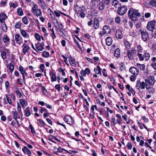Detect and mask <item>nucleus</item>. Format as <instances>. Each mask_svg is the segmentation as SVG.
<instances>
[{"mask_svg": "<svg viewBox=\"0 0 156 156\" xmlns=\"http://www.w3.org/2000/svg\"><path fill=\"white\" fill-rule=\"evenodd\" d=\"M128 13V16L134 21H136L137 17L140 16V13L138 10L134 9L133 8L129 9Z\"/></svg>", "mask_w": 156, "mask_h": 156, "instance_id": "f257e3e1", "label": "nucleus"}, {"mask_svg": "<svg viewBox=\"0 0 156 156\" xmlns=\"http://www.w3.org/2000/svg\"><path fill=\"white\" fill-rule=\"evenodd\" d=\"M74 9L78 17L83 18L85 16L86 14L84 12L83 9L77 4L74 5Z\"/></svg>", "mask_w": 156, "mask_h": 156, "instance_id": "f03ea898", "label": "nucleus"}, {"mask_svg": "<svg viewBox=\"0 0 156 156\" xmlns=\"http://www.w3.org/2000/svg\"><path fill=\"white\" fill-rule=\"evenodd\" d=\"M147 29L150 31H153L156 29V21L152 20L148 22L147 26Z\"/></svg>", "mask_w": 156, "mask_h": 156, "instance_id": "7ed1b4c3", "label": "nucleus"}, {"mask_svg": "<svg viewBox=\"0 0 156 156\" xmlns=\"http://www.w3.org/2000/svg\"><path fill=\"white\" fill-rule=\"evenodd\" d=\"M136 53V50L132 48L131 50H128L127 51V55L128 58L130 60H133L134 59Z\"/></svg>", "mask_w": 156, "mask_h": 156, "instance_id": "20e7f679", "label": "nucleus"}, {"mask_svg": "<svg viewBox=\"0 0 156 156\" xmlns=\"http://www.w3.org/2000/svg\"><path fill=\"white\" fill-rule=\"evenodd\" d=\"M127 7L126 5H123L120 7L117 10L118 14L120 15H124L126 12Z\"/></svg>", "mask_w": 156, "mask_h": 156, "instance_id": "39448f33", "label": "nucleus"}, {"mask_svg": "<svg viewBox=\"0 0 156 156\" xmlns=\"http://www.w3.org/2000/svg\"><path fill=\"white\" fill-rule=\"evenodd\" d=\"M145 82L147 84H148L149 85L153 86L155 83V80L154 78L150 76L148 77L147 79H145Z\"/></svg>", "mask_w": 156, "mask_h": 156, "instance_id": "423d86ee", "label": "nucleus"}, {"mask_svg": "<svg viewBox=\"0 0 156 156\" xmlns=\"http://www.w3.org/2000/svg\"><path fill=\"white\" fill-rule=\"evenodd\" d=\"M0 52L1 53V56L2 58L4 60L6 58V52H9V49L4 48L3 49H2L0 50Z\"/></svg>", "mask_w": 156, "mask_h": 156, "instance_id": "0eeeda50", "label": "nucleus"}, {"mask_svg": "<svg viewBox=\"0 0 156 156\" xmlns=\"http://www.w3.org/2000/svg\"><path fill=\"white\" fill-rule=\"evenodd\" d=\"M32 11L34 14H35L37 17L39 16V9H38V6L36 4H34L32 7Z\"/></svg>", "mask_w": 156, "mask_h": 156, "instance_id": "6e6552de", "label": "nucleus"}, {"mask_svg": "<svg viewBox=\"0 0 156 156\" xmlns=\"http://www.w3.org/2000/svg\"><path fill=\"white\" fill-rule=\"evenodd\" d=\"M142 38L144 41H147L149 39L148 34L147 32L142 31L141 32Z\"/></svg>", "mask_w": 156, "mask_h": 156, "instance_id": "1a4fd4ad", "label": "nucleus"}, {"mask_svg": "<svg viewBox=\"0 0 156 156\" xmlns=\"http://www.w3.org/2000/svg\"><path fill=\"white\" fill-rule=\"evenodd\" d=\"M129 71L135 76L137 75L139 73L138 70L136 68L134 67H131L129 69Z\"/></svg>", "mask_w": 156, "mask_h": 156, "instance_id": "9d476101", "label": "nucleus"}, {"mask_svg": "<svg viewBox=\"0 0 156 156\" xmlns=\"http://www.w3.org/2000/svg\"><path fill=\"white\" fill-rule=\"evenodd\" d=\"M105 5H106L104 3L103 1H102L100 2L97 5L98 9L100 11L103 10L105 7Z\"/></svg>", "mask_w": 156, "mask_h": 156, "instance_id": "9b49d317", "label": "nucleus"}, {"mask_svg": "<svg viewBox=\"0 0 156 156\" xmlns=\"http://www.w3.org/2000/svg\"><path fill=\"white\" fill-rule=\"evenodd\" d=\"M64 120L68 124L70 125H72L74 122L73 120L72 119V117L69 116H66L64 118Z\"/></svg>", "mask_w": 156, "mask_h": 156, "instance_id": "f8f14e48", "label": "nucleus"}, {"mask_svg": "<svg viewBox=\"0 0 156 156\" xmlns=\"http://www.w3.org/2000/svg\"><path fill=\"white\" fill-rule=\"evenodd\" d=\"M139 84L140 85L139 88H140L141 89H144L147 84L145 82L142 81L141 82L140 80H138L137 81L136 85V87H138V84Z\"/></svg>", "mask_w": 156, "mask_h": 156, "instance_id": "ddd939ff", "label": "nucleus"}, {"mask_svg": "<svg viewBox=\"0 0 156 156\" xmlns=\"http://www.w3.org/2000/svg\"><path fill=\"white\" fill-rule=\"evenodd\" d=\"M11 112L14 119H16L18 118H20V116L18 114V112L16 111V109L15 108L12 109Z\"/></svg>", "mask_w": 156, "mask_h": 156, "instance_id": "4468645a", "label": "nucleus"}, {"mask_svg": "<svg viewBox=\"0 0 156 156\" xmlns=\"http://www.w3.org/2000/svg\"><path fill=\"white\" fill-rule=\"evenodd\" d=\"M103 31L106 34H110L111 32L110 28L108 25H105L103 28Z\"/></svg>", "mask_w": 156, "mask_h": 156, "instance_id": "2eb2a0df", "label": "nucleus"}, {"mask_svg": "<svg viewBox=\"0 0 156 156\" xmlns=\"http://www.w3.org/2000/svg\"><path fill=\"white\" fill-rule=\"evenodd\" d=\"M116 37L119 39H121L123 37V35L122 31L119 30H117L115 32Z\"/></svg>", "mask_w": 156, "mask_h": 156, "instance_id": "dca6fc26", "label": "nucleus"}, {"mask_svg": "<svg viewBox=\"0 0 156 156\" xmlns=\"http://www.w3.org/2000/svg\"><path fill=\"white\" fill-rule=\"evenodd\" d=\"M7 16L4 12L0 13V21L1 23H3L5 22V19H6Z\"/></svg>", "mask_w": 156, "mask_h": 156, "instance_id": "f3484780", "label": "nucleus"}, {"mask_svg": "<svg viewBox=\"0 0 156 156\" xmlns=\"http://www.w3.org/2000/svg\"><path fill=\"white\" fill-rule=\"evenodd\" d=\"M23 47V52L24 55H26L27 52H28L30 49V48L27 45L24 44Z\"/></svg>", "mask_w": 156, "mask_h": 156, "instance_id": "a211bd4d", "label": "nucleus"}, {"mask_svg": "<svg viewBox=\"0 0 156 156\" xmlns=\"http://www.w3.org/2000/svg\"><path fill=\"white\" fill-rule=\"evenodd\" d=\"M99 22L98 20L95 18L94 19V24L93 25V27L94 29H98L99 27Z\"/></svg>", "mask_w": 156, "mask_h": 156, "instance_id": "6ab92c4d", "label": "nucleus"}, {"mask_svg": "<svg viewBox=\"0 0 156 156\" xmlns=\"http://www.w3.org/2000/svg\"><path fill=\"white\" fill-rule=\"evenodd\" d=\"M15 39L17 43L20 44V42L22 41V37L20 35L18 34L15 35Z\"/></svg>", "mask_w": 156, "mask_h": 156, "instance_id": "aec40b11", "label": "nucleus"}, {"mask_svg": "<svg viewBox=\"0 0 156 156\" xmlns=\"http://www.w3.org/2000/svg\"><path fill=\"white\" fill-rule=\"evenodd\" d=\"M22 151L25 154H27L29 156H31L30 155L31 154V151L26 147H24L22 148Z\"/></svg>", "mask_w": 156, "mask_h": 156, "instance_id": "412c9836", "label": "nucleus"}, {"mask_svg": "<svg viewBox=\"0 0 156 156\" xmlns=\"http://www.w3.org/2000/svg\"><path fill=\"white\" fill-rule=\"evenodd\" d=\"M107 44L108 46H110L112 42V39L110 37H107L105 39Z\"/></svg>", "mask_w": 156, "mask_h": 156, "instance_id": "4be33fe9", "label": "nucleus"}, {"mask_svg": "<svg viewBox=\"0 0 156 156\" xmlns=\"http://www.w3.org/2000/svg\"><path fill=\"white\" fill-rule=\"evenodd\" d=\"M24 112L26 116L28 117L31 115L30 108L29 107L26 108L24 110Z\"/></svg>", "mask_w": 156, "mask_h": 156, "instance_id": "5701e85b", "label": "nucleus"}, {"mask_svg": "<svg viewBox=\"0 0 156 156\" xmlns=\"http://www.w3.org/2000/svg\"><path fill=\"white\" fill-rule=\"evenodd\" d=\"M50 75L51 76V81L52 82L55 81H56V77L55 75L52 72H50Z\"/></svg>", "mask_w": 156, "mask_h": 156, "instance_id": "b1692460", "label": "nucleus"}, {"mask_svg": "<svg viewBox=\"0 0 156 156\" xmlns=\"http://www.w3.org/2000/svg\"><path fill=\"white\" fill-rule=\"evenodd\" d=\"M6 66L7 68L9 69V71L11 72H12L14 69V67L12 64V62L6 65Z\"/></svg>", "mask_w": 156, "mask_h": 156, "instance_id": "393cba45", "label": "nucleus"}, {"mask_svg": "<svg viewBox=\"0 0 156 156\" xmlns=\"http://www.w3.org/2000/svg\"><path fill=\"white\" fill-rule=\"evenodd\" d=\"M120 55V49L118 48L116 49L114 52V56L117 58H119Z\"/></svg>", "mask_w": 156, "mask_h": 156, "instance_id": "a878e982", "label": "nucleus"}, {"mask_svg": "<svg viewBox=\"0 0 156 156\" xmlns=\"http://www.w3.org/2000/svg\"><path fill=\"white\" fill-rule=\"evenodd\" d=\"M101 68L99 66H97V68H95L94 69V72L98 74H100L101 75Z\"/></svg>", "mask_w": 156, "mask_h": 156, "instance_id": "bb28decb", "label": "nucleus"}, {"mask_svg": "<svg viewBox=\"0 0 156 156\" xmlns=\"http://www.w3.org/2000/svg\"><path fill=\"white\" fill-rule=\"evenodd\" d=\"M112 5L115 8H119L120 6V4L116 0H114L112 2Z\"/></svg>", "mask_w": 156, "mask_h": 156, "instance_id": "cd10ccee", "label": "nucleus"}, {"mask_svg": "<svg viewBox=\"0 0 156 156\" xmlns=\"http://www.w3.org/2000/svg\"><path fill=\"white\" fill-rule=\"evenodd\" d=\"M137 67L142 70H144L145 69V66L144 64L137 63L136 64Z\"/></svg>", "mask_w": 156, "mask_h": 156, "instance_id": "c85d7f7f", "label": "nucleus"}, {"mask_svg": "<svg viewBox=\"0 0 156 156\" xmlns=\"http://www.w3.org/2000/svg\"><path fill=\"white\" fill-rule=\"evenodd\" d=\"M21 34L23 37L25 38H29V36L24 30H22L21 31Z\"/></svg>", "mask_w": 156, "mask_h": 156, "instance_id": "c756f323", "label": "nucleus"}, {"mask_svg": "<svg viewBox=\"0 0 156 156\" xmlns=\"http://www.w3.org/2000/svg\"><path fill=\"white\" fill-rule=\"evenodd\" d=\"M20 102L23 108H24V107L27 105V103L23 99H20Z\"/></svg>", "mask_w": 156, "mask_h": 156, "instance_id": "7c9ffc66", "label": "nucleus"}, {"mask_svg": "<svg viewBox=\"0 0 156 156\" xmlns=\"http://www.w3.org/2000/svg\"><path fill=\"white\" fill-rule=\"evenodd\" d=\"M124 43L126 48L128 49V50H129L131 48V45L130 43L126 40H124Z\"/></svg>", "mask_w": 156, "mask_h": 156, "instance_id": "2f4dec72", "label": "nucleus"}, {"mask_svg": "<svg viewBox=\"0 0 156 156\" xmlns=\"http://www.w3.org/2000/svg\"><path fill=\"white\" fill-rule=\"evenodd\" d=\"M32 48H33L35 51L37 52H39V45L38 44V42L37 44H35V46L33 44H32Z\"/></svg>", "mask_w": 156, "mask_h": 156, "instance_id": "473e14b6", "label": "nucleus"}, {"mask_svg": "<svg viewBox=\"0 0 156 156\" xmlns=\"http://www.w3.org/2000/svg\"><path fill=\"white\" fill-rule=\"evenodd\" d=\"M19 69L20 73L22 74H25V75H27V74L26 73V71L24 70V68L22 66H20L19 67Z\"/></svg>", "mask_w": 156, "mask_h": 156, "instance_id": "72a5a7b5", "label": "nucleus"}, {"mask_svg": "<svg viewBox=\"0 0 156 156\" xmlns=\"http://www.w3.org/2000/svg\"><path fill=\"white\" fill-rule=\"evenodd\" d=\"M41 55L44 58H47L49 56V53L47 51H44L42 54Z\"/></svg>", "mask_w": 156, "mask_h": 156, "instance_id": "f704fd0d", "label": "nucleus"}, {"mask_svg": "<svg viewBox=\"0 0 156 156\" xmlns=\"http://www.w3.org/2000/svg\"><path fill=\"white\" fill-rule=\"evenodd\" d=\"M40 87H41V92L44 95H46L47 94V90L46 88L42 85L40 84Z\"/></svg>", "mask_w": 156, "mask_h": 156, "instance_id": "c9c22d12", "label": "nucleus"}, {"mask_svg": "<svg viewBox=\"0 0 156 156\" xmlns=\"http://www.w3.org/2000/svg\"><path fill=\"white\" fill-rule=\"evenodd\" d=\"M4 43H6L9 41V39L7 35H5L2 39Z\"/></svg>", "mask_w": 156, "mask_h": 156, "instance_id": "e433bc0d", "label": "nucleus"}, {"mask_svg": "<svg viewBox=\"0 0 156 156\" xmlns=\"http://www.w3.org/2000/svg\"><path fill=\"white\" fill-rule=\"evenodd\" d=\"M3 24H2V27L3 29V31L5 32H6L7 30V26L6 25L5 23V22L2 23Z\"/></svg>", "mask_w": 156, "mask_h": 156, "instance_id": "4c0bfd02", "label": "nucleus"}, {"mask_svg": "<svg viewBox=\"0 0 156 156\" xmlns=\"http://www.w3.org/2000/svg\"><path fill=\"white\" fill-rule=\"evenodd\" d=\"M40 2L41 7L44 9H46L47 8V7L45 3L43 1H41L40 0Z\"/></svg>", "mask_w": 156, "mask_h": 156, "instance_id": "58836bf2", "label": "nucleus"}, {"mask_svg": "<svg viewBox=\"0 0 156 156\" xmlns=\"http://www.w3.org/2000/svg\"><path fill=\"white\" fill-rule=\"evenodd\" d=\"M51 31L52 32V33L51 34V36L53 39H55L56 37V36L55 33L54 31V30L53 28H52V29H50Z\"/></svg>", "mask_w": 156, "mask_h": 156, "instance_id": "ea45409f", "label": "nucleus"}, {"mask_svg": "<svg viewBox=\"0 0 156 156\" xmlns=\"http://www.w3.org/2000/svg\"><path fill=\"white\" fill-rule=\"evenodd\" d=\"M119 69L120 70L122 71L125 69V65L122 62H121L119 64Z\"/></svg>", "mask_w": 156, "mask_h": 156, "instance_id": "a19ab883", "label": "nucleus"}, {"mask_svg": "<svg viewBox=\"0 0 156 156\" xmlns=\"http://www.w3.org/2000/svg\"><path fill=\"white\" fill-rule=\"evenodd\" d=\"M137 50L139 52L141 53L142 52L143 49L140 45H138L137 46Z\"/></svg>", "mask_w": 156, "mask_h": 156, "instance_id": "79ce46f5", "label": "nucleus"}, {"mask_svg": "<svg viewBox=\"0 0 156 156\" xmlns=\"http://www.w3.org/2000/svg\"><path fill=\"white\" fill-rule=\"evenodd\" d=\"M17 110L18 111L17 112H19V114L21 113L22 114V112L21 110V106L19 103L17 104Z\"/></svg>", "mask_w": 156, "mask_h": 156, "instance_id": "37998d69", "label": "nucleus"}, {"mask_svg": "<svg viewBox=\"0 0 156 156\" xmlns=\"http://www.w3.org/2000/svg\"><path fill=\"white\" fill-rule=\"evenodd\" d=\"M137 55L139 58L140 60L141 61H143L144 60V56L142 54L140 53H137Z\"/></svg>", "mask_w": 156, "mask_h": 156, "instance_id": "c03bdc74", "label": "nucleus"}, {"mask_svg": "<svg viewBox=\"0 0 156 156\" xmlns=\"http://www.w3.org/2000/svg\"><path fill=\"white\" fill-rule=\"evenodd\" d=\"M22 20L24 23L26 24H27L28 23V21L27 18L26 16L24 17L23 18Z\"/></svg>", "mask_w": 156, "mask_h": 156, "instance_id": "a18cd8bd", "label": "nucleus"}, {"mask_svg": "<svg viewBox=\"0 0 156 156\" xmlns=\"http://www.w3.org/2000/svg\"><path fill=\"white\" fill-rule=\"evenodd\" d=\"M144 58L146 60H147L149 59L150 57V55L149 53H145L144 55Z\"/></svg>", "mask_w": 156, "mask_h": 156, "instance_id": "49530a36", "label": "nucleus"}, {"mask_svg": "<svg viewBox=\"0 0 156 156\" xmlns=\"http://www.w3.org/2000/svg\"><path fill=\"white\" fill-rule=\"evenodd\" d=\"M21 24L20 22H16L15 25V27L17 29L21 27Z\"/></svg>", "mask_w": 156, "mask_h": 156, "instance_id": "de8ad7c7", "label": "nucleus"}, {"mask_svg": "<svg viewBox=\"0 0 156 156\" xmlns=\"http://www.w3.org/2000/svg\"><path fill=\"white\" fill-rule=\"evenodd\" d=\"M17 13L19 16H22L23 15V12L21 9H19L17 10Z\"/></svg>", "mask_w": 156, "mask_h": 156, "instance_id": "09e8293b", "label": "nucleus"}, {"mask_svg": "<svg viewBox=\"0 0 156 156\" xmlns=\"http://www.w3.org/2000/svg\"><path fill=\"white\" fill-rule=\"evenodd\" d=\"M150 4L152 6L156 7V1L151 0L150 2Z\"/></svg>", "mask_w": 156, "mask_h": 156, "instance_id": "8fccbe9b", "label": "nucleus"}, {"mask_svg": "<svg viewBox=\"0 0 156 156\" xmlns=\"http://www.w3.org/2000/svg\"><path fill=\"white\" fill-rule=\"evenodd\" d=\"M115 22L117 23H119L121 22V19L119 16H117L115 19Z\"/></svg>", "mask_w": 156, "mask_h": 156, "instance_id": "3c124183", "label": "nucleus"}, {"mask_svg": "<svg viewBox=\"0 0 156 156\" xmlns=\"http://www.w3.org/2000/svg\"><path fill=\"white\" fill-rule=\"evenodd\" d=\"M6 98L8 102L10 105L12 104V101L11 99L9 97L7 94L5 95Z\"/></svg>", "mask_w": 156, "mask_h": 156, "instance_id": "603ef678", "label": "nucleus"}, {"mask_svg": "<svg viewBox=\"0 0 156 156\" xmlns=\"http://www.w3.org/2000/svg\"><path fill=\"white\" fill-rule=\"evenodd\" d=\"M7 1V0H2L1 1V4L2 6H5L6 5Z\"/></svg>", "mask_w": 156, "mask_h": 156, "instance_id": "864d4df0", "label": "nucleus"}, {"mask_svg": "<svg viewBox=\"0 0 156 156\" xmlns=\"http://www.w3.org/2000/svg\"><path fill=\"white\" fill-rule=\"evenodd\" d=\"M30 128L31 129V132L32 133H35V131L34 129V128L31 124H30L29 126Z\"/></svg>", "mask_w": 156, "mask_h": 156, "instance_id": "5fc2aeb1", "label": "nucleus"}, {"mask_svg": "<svg viewBox=\"0 0 156 156\" xmlns=\"http://www.w3.org/2000/svg\"><path fill=\"white\" fill-rule=\"evenodd\" d=\"M58 151L59 152H62L63 151H65L68 152V151L66 150H65L64 149H62L60 147H59L57 149Z\"/></svg>", "mask_w": 156, "mask_h": 156, "instance_id": "6e6d98bb", "label": "nucleus"}, {"mask_svg": "<svg viewBox=\"0 0 156 156\" xmlns=\"http://www.w3.org/2000/svg\"><path fill=\"white\" fill-rule=\"evenodd\" d=\"M136 76H131L130 77V80L131 81H135L136 79Z\"/></svg>", "mask_w": 156, "mask_h": 156, "instance_id": "4d7b16f0", "label": "nucleus"}, {"mask_svg": "<svg viewBox=\"0 0 156 156\" xmlns=\"http://www.w3.org/2000/svg\"><path fill=\"white\" fill-rule=\"evenodd\" d=\"M84 71H85L86 74L87 75L89 74L90 72V70L88 68H86Z\"/></svg>", "mask_w": 156, "mask_h": 156, "instance_id": "13d9d810", "label": "nucleus"}, {"mask_svg": "<svg viewBox=\"0 0 156 156\" xmlns=\"http://www.w3.org/2000/svg\"><path fill=\"white\" fill-rule=\"evenodd\" d=\"M106 69H103V70L102 71V72L103 73V75L105 77H106L107 76V73H106Z\"/></svg>", "mask_w": 156, "mask_h": 156, "instance_id": "bf43d9fd", "label": "nucleus"}, {"mask_svg": "<svg viewBox=\"0 0 156 156\" xmlns=\"http://www.w3.org/2000/svg\"><path fill=\"white\" fill-rule=\"evenodd\" d=\"M102 1L106 5H108L110 3L111 0H103Z\"/></svg>", "mask_w": 156, "mask_h": 156, "instance_id": "052dcab7", "label": "nucleus"}, {"mask_svg": "<svg viewBox=\"0 0 156 156\" xmlns=\"http://www.w3.org/2000/svg\"><path fill=\"white\" fill-rule=\"evenodd\" d=\"M148 91L149 94L153 93L154 92V89L153 87L148 90Z\"/></svg>", "mask_w": 156, "mask_h": 156, "instance_id": "680f3d73", "label": "nucleus"}, {"mask_svg": "<svg viewBox=\"0 0 156 156\" xmlns=\"http://www.w3.org/2000/svg\"><path fill=\"white\" fill-rule=\"evenodd\" d=\"M137 124L139 125L141 129H143V127L142 126V124H143L141 122H137Z\"/></svg>", "mask_w": 156, "mask_h": 156, "instance_id": "e2e57ef3", "label": "nucleus"}, {"mask_svg": "<svg viewBox=\"0 0 156 156\" xmlns=\"http://www.w3.org/2000/svg\"><path fill=\"white\" fill-rule=\"evenodd\" d=\"M151 66L155 70H156V63L154 62L151 64Z\"/></svg>", "mask_w": 156, "mask_h": 156, "instance_id": "0e129e2a", "label": "nucleus"}, {"mask_svg": "<svg viewBox=\"0 0 156 156\" xmlns=\"http://www.w3.org/2000/svg\"><path fill=\"white\" fill-rule=\"evenodd\" d=\"M68 58L69 62H72L75 60L73 58L71 55L69 56Z\"/></svg>", "mask_w": 156, "mask_h": 156, "instance_id": "69168bd1", "label": "nucleus"}, {"mask_svg": "<svg viewBox=\"0 0 156 156\" xmlns=\"http://www.w3.org/2000/svg\"><path fill=\"white\" fill-rule=\"evenodd\" d=\"M70 64L73 66L74 67H75L76 66V64L74 60L72 62H70Z\"/></svg>", "mask_w": 156, "mask_h": 156, "instance_id": "338daca9", "label": "nucleus"}, {"mask_svg": "<svg viewBox=\"0 0 156 156\" xmlns=\"http://www.w3.org/2000/svg\"><path fill=\"white\" fill-rule=\"evenodd\" d=\"M55 88L57 89L58 91H60V86L59 84H56L55 85Z\"/></svg>", "mask_w": 156, "mask_h": 156, "instance_id": "774afa93", "label": "nucleus"}]
</instances>
